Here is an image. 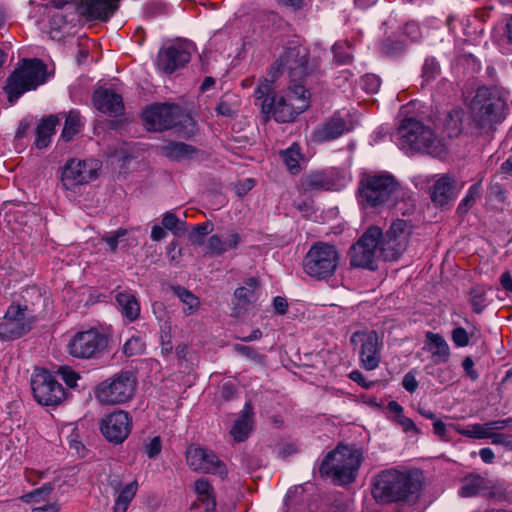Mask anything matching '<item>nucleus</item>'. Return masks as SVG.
I'll list each match as a JSON object with an SVG mask.
<instances>
[{
    "label": "nucleus",
    "mask_w": 512,
    "mask_h": 512,
    "mask_svg": "<svg viewBox=\"0 0 512 512\" xmlns=\"http://www.w3.org/2000/svg\"><path fill=\"white\" fill-rule=\"evenodd\" d=\"M143 120L148 130L163 131L190 120V118L180 106L164 103L147 108L143 112Z\"/></svg>",
    "instance_id": "13"
},
{
    "label": "nucleus",
    "mask_w": 512,
    "mask_h": 512,
    "mask_svg": "<svg viewBox=\"0 0 512 512\" xmlns=\"http://www.w3.org/2000/svg\"><path fill=\"white\" fill-rule=\"evenodd\" d=\"M46 66L39 59L24 60L23 64L7 79L5 92L8 100L14 103L19 97L29 90L36 89L44 83Z\"/></svg>",
    "instance_id": "7"
},
{
    "label": "nucleus",
    "mask_w": 512,
    "mask_h": 512,
    "mask_svg": "<svg viewBox=\"0 0 512 512\" xmlns=\"http://www.w3.org/2000/svg\"><path fill=\"white\" fill-rule=\"evenodd\" d=\"M480 192H481V181L473 184L468 189L466 196L461 200L460 204L458 205L457 211L460 214L467 213L468 210L472 207V205L479 198Z\"/></svg>",
    "instance_id": "43"
},
{
    "label": "nucleus",
    "mask_w": 512,
    "mask_h": 512,
    "mask_svg": "<svg viewBox=\"0 0 512 512\" xmlns=\"http://www.w3.org/2000/svg\"><path fill=\"white\" fill-rule=\"evenodd\" d=\"M191 58L187 45L174 44L162 48L158 52L157 66L165 73H173L175 70L185 66Z\"/></svg>",
    "instance_id": "21"
},
{
    "label": "nucleus",
    "mask_w": 512,
    "mask_h": 512,
    "mask_svg": "<svg viewBox=\"0 0 512 512\" xmlns=\"http://www.w3.org/2000/svg\"><path fill=\"white\" fill-rule=\"evenodd\" d=\"M349 378L364 388H369L372 385V382H367L363 374L358 370L352 371L349 374Z\"/></svg>",
    "instance_id": "62"
},
{
    "label": "nucleus",
    "mask_w": 512,
    "mask_h": 512,
    "mask_svg": "<svg viewBox=\"0 0 512 512\" xmlns=\"http://www.w3.org/2000/svg\"><path fill=\"white\" fill-rule=\"evenodd\" d=\"M161 153L171 160H184L191 158L196 152L195 148L183 142H170L160 147Z\"/></svg>",
    "instance_id": "36"
},
{
    "label": "nucleus",
    "mask_w": 512,
    "mask_h": 512,
    "mask_svg": "<svg viewBox=\"0 0 512 512\" xmlns=\"http://www.w3.org/2000/svg\"><path fill=\"white\" fill-rule=\"evenodd\" d=\"M82 127L83 121L80 113L76 110H71L66 114V120L61 136L65 141H70L77 133L80 132Z\"/></svg>",
    "instance_id": "38"
},
{
    "label": "nucleus",
    "mask_w": 512,
    "mask_h": 512,
    "mask_svg": "<svg viewBox=\"0 0 512 512\" xmlns=\"http://www.w3.org/2000/svg\"><path fill=\"white\" fill-rule=\"evenodd\" d=\"M416 489L417 484L409 474L388 469L374 477L372 495L376 502L387 504L403 500Z\"/></svg>",
    "instance_id": "4"
},
{
    "label": "nucleus",
    "mask_w": 512,
    "mask_h": 512,
    "mask_svg": "<svg viewBox=\"0 0 512 512\" xmlns=\"http://www.w3.org/2000/svg\"><path fill=\"white\" fill-rule=\"evenodd\" d=\"M281 156L292 174H297L300 171V161L303 157L298 144H292L288 149L282 151Z\"/></svg>",
    "instance_id": "40"
},
{
    "label": "nucleus",
    "mask_w": 512,
    "mask_h": 512,
    "mask_svg": "<svg viewBox=\"0 0 512 512\" xmlns=\"http://www.w3.org/2000/svg\"><path fill=\"white\" fill-rule=\"evenodd\" d=\"M52 490L53 486L51 484H44L42 487L23 495L21 499L26 503H39L50 495Z\"/></svg>",
    "instance_id": "47"
},
{
    "label": "nucleus",
    "mask_w": 512,
    "mask_h": 512,
    "mask_svg": "<svg viewBox=\"0 0 512 512\" xmlns=\"http://www.w3.org/2000/svg\"><path fill=\"white\" fill-rule=\"evenodd\" d=\"M361 461L359 450L339 445L326 455L320 466V472L332 477L338 484H347L355 479Z\"/></svg>",
    "instance_id": "5"
},
{
    "label": "nucleus",
    "mask_w": 512,
    "mask_h": 512,
    "mask_svg": "<svg viewBox=\"0 0 512 512\" xmlns=\"http://www.w3.org/2000/svg\"><path fill=\"white\" fill-rule=\"evenodd\" d=\"M396 422L403 428V430L405 432H408V431L417 432V428H416L414 422L410 418L406 417L404 414L399 415V418L396 419Z\"/></svg>",
    "instance_id": "60"
},
{
    "label": "nucleus",
    "mask_w": 512,
    "mask_h": 512,
    "mask_svg": "<svg viewBox=\"0 0 512 512\" xmlns=\"http://www.w3.org/2000/svg\"><path fill=\"white\" fill-rule=\"evenodd\" d=\"M75 12H77L75 4L64 3L62 6H57V10L51 15V27L60 30L67 23L73 22L75 20Z\"/></svg>",
    "instance_id": "37"
},
{
    "label": "nucleus",
    "mask_w": 512,
    "mask_h": 512,
    "mask_svg": "<svg viewBox=\"0 0 512 512\" xmlns=\"http://www.w3.org/2000/svg\"><path fill=\"white\" fill-rule=\"evenodd\" d=\"M58 123L59 119L56 115H49L40 121L36 128L35 140V145L38 149L46 148L49 145Z\"/></svg>",
    "instance_id": "33"
},
{
    "label": "nucleus",
    "mask_w": 512,
    "mask_h": 512,
    "mask_svg": "<svg viewBox=\"0 0 512 512\" xmlns=\"http://www.w3.org/2000/svg\"><path fill=\"white\" fill-rule=\"evenodd\" d=\"M100 167V162L95 159H70L62 170V185L67 190H74L79 185L87 184L97 178Z\"/></svg>",
    "instance_id": "14"
},
{
    "label": "nucleus",
    "mask_w": 512,
    "mask_h": 512,
    "mask_svg": "<svg viewBox=\"0 0 512 512\" xmlns=\"http://www.w3.org/2000/svg\"><path fill=\"white\" fill-rule=\"evenodd\" d=\"M273 307L278 314L284 315L288 310V303L285 298L277 296L273 300Z\"/></svg>",
    "instance_id": "61"
},
{
    "label": "nucleus",
    "mask_w": 512,
    "mask_h": 512,
    "mask_svg": "<svg viewBox=\"0 0 512 512\" xmlns=\"http://www.w3.org/2000/svg\"><path fill=\"white\" fill-rule=\"evenodd\" d=\"M510 420H498L491 421L485 424H473L467 429L458 428L457 431L466 437L475 438V439H487L488 432L492 430H501L505 428Z\"/></svg>",
    "instance_id": "34"
},
{
    "label": "nucleus",
    "mask_w": 512,
    "mask_h": 512,
    "mask_svg": "<svg viewBox=\"0 0 512 512\" xmlns=\"http://www.w3.org/2000/svg\"><path fill=\"white\" fill-rule=\"evenodd\" d=\"M174 292L186 306L183 309L185 315H191L198 309L200 305L199 299L191 291L183 287H176L174 288Z\"/></svg>",
    "instance_id": "42"
},
{
    "label": "nucleus",
    "mask_w": 512,
    "mask_h": 512,
    "mask_svg": "<svg viewBox=\"0 0 512 512\" xmlns=\"http://www.w3.org/2000/svg\"><path fill=\"white\" fill-rule=\"evenodd\" d=\"M346 130L345 122L340 117H332L313 133L317 142H325L340 137Z\"/></svg>",
    "instance_id": "31"
},
{
    "label": "nucleus",
    "mask_w": 512,
    "mask_h": 512,
    "mask_svg": "<svg viewBox=\"0 0 512 512\" xmlns=\"http://www.w3.org/2000/svg\"><path fill=\"white\" fill-rule=\"evenodd\" d=\"M452 341L457 347H466L469 344V334L462 327H457L452 331Z\"/></svg>",
    "instance_id": "52"
},
{
    "label": "nucleus",
    "mask_w": 512,
    "mask_h": 512,
    "mask_svg": "<svg viewBox=\"0 0 512 512\" xmlns=\"http://www.w3.org/2000/svg\"><path fill=\"white\" fill-rule=\"evenodd\" d=\"M137 489V481H133L123 487L115 500L114 512H126L130 502L136 495Z\"/></svg>",
    "instance_id": "39"
},
{
    "label": "nucleus",
    "mask_w": 512,
    "mask_h": 512,
    "mask_svg": "<svg viewBox=\"0 0 512 512\" xmlns=\"http://www.w3.org/2000/svg\"><path fill=\"white\" fill-rule=\"evenodd\" d=\"M340 255L334 245L317 242L308 250L303 260L304 272L316 279L327 280L334 276L338 265Z\"/></svg>",
    "instance_id": "8"
},
{
    "label": "nucleus",
    "mask_w": 512,
    "mask_h": 512,
    "mask_svg": "<svg viewBox=\"0 0 512 512\" xmlns=\"http://www.w3.org/2000/svg\"><path fill=\"white\" fill-rule=\"evenodd\" d=\"M213 225L211 223H202L194 227L193 232L190 234V240L193 245H202L204 243L203 237L212 231Z\"/></svg>",
    "instance_id": "50"
},
{
    "label": "nucleus",
    "mask_w": 512,
    "mask_h": 512,
    "mask_svg": "<svg viewBox=\"0 0 512 512\" xmlns=\"http://www.w3.org/2000/svg\"><path fill=\"white\" fill-rule=\"evenodd\" d=\"M241 240V235L235 231L228 234L225 240H222L218 235H212L206 243L207 253L213 256H221L229 250L237 249Z\"/></svg>",
    "instance_id": "26"
},
{
    "label": "nucleus",
    "mask_w": 512,
    "mask_h": 512,
    "mask_svg": "<svg viewBox=\"0 0 512 512\" xmlns=\"http://www.w3.org/2000/svg\"><path fill=\"white\" fill-rule=\"evenodd\" d=\"M463 111L458 108L452 109L444 120V129L448 137L452 138L460 134L462 129Z\"/></svg>",
    "instance_id": "41"
},
{
    "label": "nucleus",
    "mask_w": 512,
    "mask_h": 512,
    "mask_svg": "<svg viewBox=\"0 0 512 512\" xmlns=\"http://www.w3.org/2000/svg\"><path fill=\"white\" fill-rule=\"evenodd\" d=\"M253 429V409L246 403L241 411V415L235 421L231 429V435L237 442H242L248 438Z\"/></svg>",
    "instance_id": "28"
},
{
    "label": "nucleus",
    "mask_w": 512,
    "mask_h": 512,
    "mask_svg": "<svg viewBox=\"0 0 512 512\" xmlns=\"http://www.w3.org/2000/svg\"><path fill=\"white\" fill-rule=\"evenodd\" d=\"M397 144L405 151L425 152L439 155L444 151L445 144L429 126H425L414 118L404 119L397 130Z\"/></svg>",
    "instance_id": "3"
},
{
    "label": "nucleus",
    "mask_w": 512,
    "mask_h": 512,
    "mask_svg": "<svg viewBox=\"0 0 512 512\" xmlns=\"http://www.w3.org/2000/svg\"><path fill=\"white\" fill-rule=\"evenodd\" d=\"M31 388L35 400L42 405H57L66 397L62 384L45 369L35 370L31 378Z\"/></svg>",
    "instance_id": "12"
},
{
    "label": "nucleus",
    "mask_w": 512,
    "mask_h": 512,
    "mask_svg": "<svg viewBox=\"0 0 512 512\" xmlns=\"http://www.w3.org/2000/svg\"><path fill=\"white\" fill-rule=\"evenodd\" d=\"M31 512H59V506L56 503H49L43 506L35 507Z\"/></svg>",
    "instance_id": "64"
},
{
    "label": "nucleus",
    "mask_w": 512,
    "mask_h": 512,
    "mask_svg": "<svg viewBox=\"0 0 512 512\" xmlns=\"http://www.w3.org/2000/svg\"><path fill=\"white\" fill-rule=\"evenodd\" d=\"M402 385L410 393H413L418 387V381L416 380L415 373L413 371L408 372L403 377Z\"/></svg>",
    "instance_id": "56"
},
{
    "label": "nucleus",
    "mask_w": 512,
    "mask_h": 512,
    "mask_svg": "<svg viewBox=\"0 0 512 512\" xmlns=\"http://www.w3.org/2000/svg\"><path fill=\"white\" fill-rule=\"evenodd\" d=\"M167 233L163 226L158 224L154 225L151 229V239L153 241H160L166 237Z\"/></svg>",
    "instance_id": "63"
},
{
    "label": "nucleus",
    "mask_w": 512,
    "mask_h": 512,
    "mask_svg": "<svg viewBox=\"0 0 512 512\" xmlns=\"http://www.w3.org/2000/svg\"><path fill=\"white\" fill-rule=\"evenodd\" d=\"M423 350L430 353L433 364L446 363L450 358V348L444 337L438 333L428 331Z\"/></svg>",
    "instance_id": "24"
},
{
    "label": "nucleus",
    "mask_w": 512,
    "mask_h": 512,
    "mask_svg": "<svg viewBox=\"0 0 512 512\" xmlns=\"http://www.w3.org/2000/svg\"><path fill=\"white\" fill-rule=\"evenodd\" d=\"M62 379L69 387H75L79 379V375L69 367H63L59 370Z\"/></svg>",
    "instance_id": "54"
},
{
    "label": "nucleus",
    "mask_w": 512,
    "mask_h": 512,
    "mask_svg": "<svg viewBox=\"0 0 512 512\" xmlns=\"http://www.w3.org/2000/svg\"><path fill=\"white\" fill-rule=\"evenodd\" d=\"M161 448V439L156 436L144 445V452L149 458H154L161 452Z\"/></svg>",
    "instance_id": "53"
},
{
    "label": "nucleus",
    "mask_w": 512,
    "mask_h": 512,
    "mask_svg": "<svg viewBox=\"0 0 512 512\" xmlns=\"http://www.w3.org/2000/svg\"><path fill=\"white\" fill-rule=\"evenodd\" d=\"M33 318L27 314V306L10 305L0 322V339L12 340L30 331Z\"/></svg>",
    "instance_id": "17"
},
{
    "label": "nucleus",
    "mask_w": 512,
    "mask_h": 512,
    "mask_svg": "<svg viewBox=\"0 0 512 512\" xmlns=\"http://www.w3.org/2000/svg\"><path fill=\"white\" fill-rule=\"evenodd\" d=\"M115 298L119 311L126 320L132 322L139 317L140 304L134 294L126 291L118 292Z\"/></svg>",
    "instance_id": "32"
},
{
    "label": "nucleus",
    "mask_w": 512,
    "mask_h": 512,
    "mask_svg": "<svg viewBox=\"0 0 512 512\" xmlns=\"http://www.w3.org/2000/svg\"><path fill=\"white\" fill-rule=\"evenodd\" d=\"M460 494L463 497L476 495L492 497L494 495V485L489 479L480 475H469L462 482Z\"/></svg>",
    "instance_id": "25"
},
{
    "label": "nucleus",
    "mask_w": 512,
    "mask_h": 512,
    "mask_svg": "<svg viewBox=\"0 0 512 512\" xmlns=\"http://www.w3.org/2000/svg\"><path fill=\"white\" fill-rule=\"evenodd\" d=\"M433 431L442 440H448L447 427H446L445 423L442 422L441 420H436L433 423Z\"/></svg>",
    "instance_id": "59"
},
{
    "label": "nucleus",
    "mask_w": 512,
    "mask_h": 512,
    "mask_svg": "<svg viewBox=\"0 0 512 512\" xmlns=\"http://www.w3.org/2000/svg\"><path fill=\"white\" fill-rule=\"evenodd\" d=\"M194 492L197 495V499L205 505L206 512H214L216 509V497L212 484L204 479L200 478L194 482Z\"/></svg>",
    "instance_id": "35"
},
{
    "label": "nucleus",
    "mask_w": 512,
    "mask_h": 512,
    "mask_svg": "<svg viewBox=\"0 0 512 512\" xmlns=\"http://www.w3.org/2000/svg\"><path fill=\"white\" fill-rule=\"evenodd\" d=\"M107 346V338L96 329L76 333L68 344L70 355L76 358H91Z\"/></svg>",
    "instance_id": "18"
},
{
    "label": "nucleus",
    "mask_w": 512,
    "mask_h": 512,
    "mask_svg": "<svg viewBox=\"0 0 512 512\" xmlns=\"http://www.w3.org/2000/svg\"><path fill=\"white\" fill-rule=\"evenodd\" d=\"M273 80L264 79L254 91L260 101L261 112L267 119L273 117L279 123L292 122L310 104V93L303 84H290L281 94H273Z\"/></svg>",
    "instance_id": "1"
},
{
    "label": "nucleus",
    "mask_w": 512,
    "mask_h": 512,
    "mask_svg": "<svg viewBox=\"0 0 512 512\" xmlns=\"http://www.w3.org/2000/svg\"><path fill=\"white\" fill-rule=\"evenodd\" d=\"M440 73V65L435 58H426L422 67V78L424 82L435 80Z\"/></svg>",
    "instance_id": "48"
},
{
    "label": "nucleus",
    "mask_w": 512,
    "mask_h": 512,
    "mask_svg": "<svg viewBox=\"0 0 512 512\" xmlns=\"http://www.w3.org/2000/svg\"><path fill=\"white\" fill-rule=\"evenodd\" d=\"M333 186L334 183L328 173L319 171L305 175L299 184L300 191L304 193L329 190Z\"/></svg>",
    "instance_id": "27"
},
{
    "label": "nucleus",
    "mask_w": 512,
    "mask_h": 512,
    "mask_svg": "<svg viewBox=\"0 0 512 512\" xmlns=\"http://www.w3.org/2000/svg\"><path fill=\"white\" fill-rule=\"evenodd\" d=\"M173 345L171 342V336L168 332L163 330V333L161 334V352L164 355H168L172 352Z\"/></svg>",
    "instance_id": "58"
},
{
    "label": "nucleus",
    "mask_w": 512,
    "mask_h": 512,
    "mask_svg": "<svg viewBox=\"0 0 512 512\" xmlns=\"http://www.w3.org/2000/svg\"><path fill=\"white\" fill-rule=\"evenodd\" d=\"M119 0H81L77 13L89 20H108L118 8Z\"/></svg>",
    "instance_id": "22"
},
{
    "label": "nucleus",
    "mask_w": 512,
    "mask_h": 512,
    "mask_svg": "<svg viewBox=\"0 0 512 512\" xmlns=\"http://www.w3.org/2000/svg\"><path fill=\"white\" fill-rule=\"evenodd\" d=\"M257 286L258 283L256 279L250 278L245 283V286L239 287L235 290L234 296L237 303L234 310L237 315L246 311L248 307L257 300Z\"/></svg>",
    "instance_id": "30"
},
{
    "label": "nucleus",
    "mask_w": 512,
    "mask_h": 512,
    "mask_svg": "<svg viewBox=\"0 0 512 512\" xmlns=\"http://www.w3.org/2000/svg\"><path fill=\"white\" fill-rule=\"evenodd\" d=\"M146 348L145 341L139 335H133L123 345V353L127 357L141 355L144 353Z\"/></svg>",
    "instance_id": "44"
},
{
    "label": "nucleus",
    "mask_w": 512,
    "mask_h": 512,
    "mask_svg": "<svg viewBox=\"0 0 512 512\" xmlns=\"http://www.w3.org/2000/svg\"><path fill=\"white\" fill-rule=\"evenodd\" d=\"M334 59L339 64H348L352 59L351 47L347 41H339L333 46Z\"/></svg>",
    "instance_id": "46"
},
{
    "label": "nucleus",
    "mask_w": 512,
    "mask_h": 512,
    "mask_svg": "<svg viewBox=\"0 0 512 512\" xmlns=\"http://www.w3.org/2000/svg\"><path fill=\"white\" fill-rule=\"evenodd\" d=\"M410 235L411 230L408 223L401 219L395 220L385 235L382 234L380 240L381 259L397 260L406 250Z\"/></svg>",
    "instance_id": "15"
},
{
    "label": "nucleus",
    "mask_w": 512,
    "mask_h": 512,
    "mask_svg": "<svg viewBox=\"0 0 512 512\" xmlns=\"http://www.w3.org/2000/svg\"><path fill=\"white\" fill-rule=\"evenodd\" d=\"M454 189V180L448 175H443L434 183L431 199L437 205H445L455 197Z\"/></svg>",
    "instance_id": "29"
},
{
    "label": "nucleus",
    "mask_w": 512,
    "mask_h": 512,
    "mask_svg": "<svg viewBox=\"0 0 512 512\" xmlns=\"http://www.w3.org/2000/svg\"><path fill=\"white\" fill-rule=\"evenodd\" d=\"M462 366L467 376H469L472 380L478 379V373L474 369V362L471 357H465L462 362Z\"/></svg>",
    "instance_id": "57"
},
{
    "label": "nucleus",
    "mask_w": 512,
    "mask_h": 512,
    "mask_svg": "<svg viewBox=\"0 0 512 512\" xmlns=\"http://www.w3.org/2000/svg\"><path fill=\"white\" fill-rule=\"evenodd\" d=\"M93 101L95 107L104 114L118 116L124 111L122 97L106 88L96 90L93 95Z\"/></svg>",
    "instance_id": "23"
},
{
    "label": "nucleus",
    "mask_w": 512,
    "mask_h": 512,
    "mask_svg": "<svg viewBox=\"0 0 512 512\" xmlns=\"http://www.w3.org/2000/svg\"><path fill=\"white\" fill-rule=\"evenodd\" d=\"M162 226L171 231L173 234L178 235L185 230V222L179 219L174 212L168 211L163 214Z\"/></svg>",
    "instance_id": "45"
},
{
    "label": "nucleus",
    "mask_w": 512,
    "mask_h": 512,
    "mask_svg": "<svg viewBox=\"0 0 512 512\" xmlns=\"http://www.w3.org/2000/svg\"><path fill=\"white\" fill-rule=\"evenodd\" d=\"M313 67L309 63L308 51L305 47H289L281 58L271 66L269 72L271 75L270 80L274 81L282 69L287 71L291 84H301L300 81L313 71Z\"/></svg>",
    "instance_id": "11"
},
{
    "label": "nucleus",
    "mask_w": 512,
    "mask_h": 512,
    "mask_svg": "<svg viewBox=\"0 0 512 512\" xmlns=\"http://www.w3.org/2000/svg\"><path fill=\"white\" fill-rule=\"evenodd\" d=\"M136 385V378L131 372L121 371L100 382L94 390V395L103 405L124 404L132 399Z\"/></svg>",
    "instance_id": "9"
},
{
    "label": "nucleus",
    "mask_w": 512,
    "mask_h": 512,
    "mask_svg": "<svg viewBox=\"0 0 512 512\" xmlns=\"http://www.w3.org/2000/svg\"><path fill=\"white\" fill-rule=\"evenodd\" d=\"M505 101L492 89L481 87L470 103L471 118L475 126L487 130L504 119Z\"/></svg>",
    "instance_id": "6"
},
{
    "label": "nucleus",
    "mask_w": 512,
    "mask_h": 512,
    "mask_svg": "<svg viewBox=\"0 0 512 512\" xmlns=\"http://www.w3.org/2000/svg\"><path fill=\"white\" fill-rule=\"evenodd\" d=\"M488 435L489 436L487 439H491L493 444L503 445L505 447H512V440L510 439L509 436L501 433H495L493 432V430L489 431Z\"/></svg>",
    "instance_id": "55"
},
{
    "label": "nucleus",
    "mask_w": 512,
    "mask_h": 512,
    "mask_svg": "<svg viewBox=\"0 0 512 512\" xmlns=\"http://www.w3.org/2000/svg\"><path fill=\"white\" fill-rule=\"evenodd\" d=\"M381 238L382 230L379 227H369L351 247V266L370 270L376 269L378 261L381 259Z\"/></svg>",
    "instance_id": "10"
},
{
    "label": "nucleus",
    "mask_w": 512,
    "mask_h": 512,
    "mask_svg": "<svg viewBox=\"0 0 512 512\" xmlns=\"http://www.w3.org/2000/svg\"><path fill=\"white\" fill-rule=\"evenodd\" d=\"M401 187L389 173H369L361 177L358 187V201L363 207H395Z\"/></svg>",
    "instance_id": "2"
},
{
    "label": "nucleus",
    "mask_w": 512,
    "mask_h": 512,
    "mask_svg": "<svg viewBox=\"0 0 512 512\" xmlns=\"http://www.w3.org/2000/svg\"><path fill=\"white\" fill-rule=\"evenodd\" d=\"M132 418L123 410L114 411L106 415L100 423L103 436L110 442L122 443L130 434Z\"/></svg>",
    "instance_id": "20"
},
{
    "label": "nucleus",
    "mask_w": 512,
    "mask_h": 512,
    "mask_svg": "<svg viewBox=\"0 0 512 512\" xmlns=\"http://www.w3.org/2000/svg\"><path fill=\"white\" fill-rule=\"evenodd\" d=\"M361 84L366 92L376 93L380 88L381 81L377 75L367 74L362 78Z\"/></svg>",
    "instance_id": "51"
},
{
    "label": "nucleus",
    "mask_w": 512,
    "mask_h": 512,
    "mask_svg": "<svg viewBox=\"0 0 512 512\" xmlns=\"http://www.w3.org/2000/svg\"><path fill=\"white\" fill-rule=\"evenodd\" d=\"M186 460L194 471L215 474L221 478L227 475L225 464L211 450L190 446L186 452Z\"/></svg>",
    "instance_id": "19"
},
{
    "label": "nucleus",
    "mask_w": 512,
    "mask_h": 512,
    "mask_svg": "<svg viewBox=\"0 0 512 512\" xmlns=\"http://www.w3.org/2000/svg\"><path fill=\"white\" fill-rule=\"evenodd\" d=\"M127 234V229L119 228L114 232L104 234L102 240L107 243L111 252H116L118 244L124 241Z\"/></svg>",
    "instance_id": "49"
},
{
    "label": "nucleus",
    "mask_w": 512,
    "mask_h": 512,
    "mask_svg": "<svg viewBox=\"0 0 512 512\" xmlns=\"http://www.w3.org/2000/svg\"><path fill=\"white\" fill-rule=\"evenodd\" d=\"M351 343L359 346V359L361 367L365 370H375L381 360L382 342L378 333L374 330L354 332Z\"/></svg>",
    "instance_id": "16"
}]
</instances>
